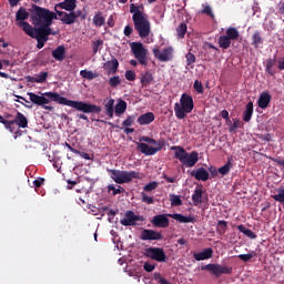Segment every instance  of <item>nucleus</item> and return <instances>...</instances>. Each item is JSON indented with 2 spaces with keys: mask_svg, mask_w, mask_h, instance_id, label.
I'll return each instance as SVG.
<instances>
[{
  "mask_svg": "<svg viewBox=\"0 0 284 284\" xmlns=\"http://www.w3.org/2000/svg\"><path fill=\"white\" fill-rule=\"evenodd\" d=\"M170 202L172 207H180V205H183V201L181 200V195L171 194L170 195Z\"/></svg>",
  "mask_w": 284,
  "mask_h": 284,
  "instance_id": "obj_43",
  "label": "nucleus"
},
{
  "mask_svg": "<svg viewBox=\"0 0 284 284\" xmlns=\"http://www.w3.org/2000/svg\"><path fill=\"white\" fill-rule=\"evenodd\" d=\"M112 181L118 183V185H123V183H131L133 179H141V174L136 171H121L115 169H106Z\"/></svg>",
  "mask_w": 284,
  "mask_h": 284,
  "instance_id": "obj_7",
  "label": "nucleus"
},
{
  "mask_svg": "<svg viewBox=\"0 0 284 284\" xmlns=\"http://www.w3.org/2000/svg\"><path fill=\"white\" fill-rule=\"evenodd\" d=\"M201 199H203V189H195L192 194L193 205H200V203H203Z\"/></svg>",
  "mask_w": 284,
  "mask_h": 284,
  "instance_id": "obj_37",
  "label": "nucleus"
},
{
  "mask_svg": "<svg viewBox=\"0 0 284 284\" xmlns=\"http://www.w3.org/2000/svg\"><path fill=\"white\" fill-rule=\"evenodd\" d=\"M57 14L59 17V21L64 23V26H72L73 23H77V19H81L82 21H85V13L81 10L65 12V11H57Z\"/></svg>",
  "mask_w": 284,
  "mask_h": 284,
  "instance_id": "obj_9",
  "label": "nucleus"
},
{
  "mask_svg": "<svg viewBox=\"0 0 284 284\" xmlns=\"http://www.w3.org/2000/svg\"><path fill=\"white\" fill-rule=\"evenodd\" d=\"M203 9L200 11L201 14H206L211 19H214V12L212 11V7L210 4H202Z\"/></svg>",
  "mask_w": 284,
  "mask_h": 284,
  "instance_id": "obj_47",
  "label": "nucleus"
},
{
  "mask_svg": "<svg viewBox=\"0 0 284 284\" xmlns=\"http://www.w3.org/2000/svg\"><path fill=\"white\" fill-rule=\"evenodd\" d=\"M43 183H45V179H43V178H38L37 180L33 181L34 187H41V185H43Z\"/></svg>",
  "mask_w": 284,
  "mask_h": 284,
  "instance_id": "obj_61",
  "label": "nucleus"
},
{
  "mask_svg": "<svg viewBox=\"0 0 284 284\" xmlns=\"http://www.w3.org/2000/svg\"><path fill=\"white\" fill-rule=\"evenodd\" d=\"M143 270H144L145 272H154V270H156V265L151 264L150 262H146V263H144V265H143Z\"/></svg>",
  "mask_w": 284,
  "mask_h": 284,
  "instance_id": "obj_59",
  "label": "nucleus"
},
{
  "mask_svg": "<svg viewBox=\"0 0 284 284\" xmlns=\"http://www.w3.org/2000/svg\"><path fill=\"white\" fill-rule=\"evenodd\" d=\"M237 230H239V232H242V234H244L248 239L254 240L257 236L256 233H254L252 230L245 227V225H243V224L237 225Z\"/></svg>",
  "mask_w": 284,
  "mask_h": 284,
  "instance_id": "obj_38",
  "label": "nucleus"
},
{
  "mask_svg": "<svg viewBox=\"0 0 284 284\" xmlns=\"http://www.w3.org/2000/svg\"><path fill=\"white\" fill-rule=\"evenodd\" d=\"M168 216L174 219V221H178L179 223H194L195 221L194 216H185L181 213L168 214Z\"/></svg>",
  "mask_w": 284,
  "mask_h": 284,
  "instance_id": "obj_23",
  "label": "nucleus"
},
{
  "mask_svg": "<svg viewBox=\"0 0 284 284\" xmlns=\"http://www.w3.org/2000/svg\"><path fill=\"white\" fill-rule=\"evenodd\" d=\"M151 223L154 227H170V219H168V215L165 214L154 215Z\"/></svg>",
  "mask_w": 284,
  "mask_h": 284,
  "instance_id": "obj_17",
  "label": "nucleus"
},
{
  "mask_svg": "<svg viewBox=\"0 0 284 284\" xmlns=\"http://www.w3.org/2000/svg\"><path fill=\"white\" fill-rule=\"evenodd\" d=\"M52 57L55 61H63L65 59V47L63 44L58 45L52 51Z\"/></svg>",
  "mask_w": 284,
  "mask_h": 284,
  "instance_id": "obj_28",
  "label": "nucleus"
},
{
  "mask_svg": "<svg viewBox=\"0 0 284 284\" xmlns=\"http://www.w3.org/2000/svg\"><path fill=\"white\" fill-rule=\"evenodd\" d=\"M194 110V99L187 93H183L180 98V103L174 104V112L176 119L183 120L190 112Z\"/></svg>",
  "mask_w": 284,
  "mask_h": 284,
  "instance_id": "obj_5",
  "label": "nucleus"
},
{
  "mask_svg": "<svg viewBox=\"0 0 284 284\" xmlns=\"http://www.w3.org/2000/svg\"><path fill=\"white\" fill-rule=\"evenodd\" d=\"M271 101H272V95L270 94V92L264 91L261 93L258 98L257 105L258 108H261V110H265L268 108Z\"/></svg>",
  "mask_w": 284,
  "mask_h": 284,
  "instance_id": "obj_19",
  "label": "nucleus"
},
{
  "mask_svg": "<svg viewBox=\"0 0 284 284\" xmlns=\"http://www.w3.org/2000/svg\"><path fill=\"white\" fill-rule=\"evenodd\" d=\"M144 256H146V258H151L152 261H156L158 263H165V261H168V255H165V251L161 247L145 248Z\"/></svg>",
  "mask_w": 284,
  "mask_h": 284,
  "instance_id": "obj_11",
  "label": "nucleus"
},
{
  "mask_svg": "<svg viewBox=\"0 0 284 284\" xmlns=\"http://www.w3.org/2000/svg\"><path fill=\"white\" fill-rule=\"evenodd\" d=\"M214 250H212V247H209L200 253H194L193 257L195 258V261H207L209 258H212Z\"/></svg>",
  "mask_w": 284,
  "mask_h": 284,
  "instance_id": "obj_22",
  "label": "nucleus"
},
{
  "mask_svg": "<svg viewBox=\"0 0 284 284\" xmlns=\"http://www.w3.org/2000/svg\"><path fill=\"white\" fill-rule=\"evenodd\" d=\"M125 79L126 81H136V73L132 70L125 71Z\"/></svg>",
  "mask_w": 284,
  "mask_h": 284,
  "instance_id": "obj_56",
  "label": "nucleus"
},
{
  "mask_svg": "<svg viewBox=\"0 0 284 284\" xmlns=\"http://www.w3.org/2000/svg\"><path fill=\"white\" fill-rule=\"evenodd\" d=\"M141 241H163V234L154 230L144 229L140 235Z\"/></svg>",
  "mask_w": 284,
  "mask_h": 284,
  "instance_id": "obj_16",
  "label": "nucleus"
},
{
  "mask_svg": "<svg viewBox=\"0 0 284 284\" xmlns=\"http://www.w3.org/2000/svg\"><path fill=\"white\" fill-rule=\"evenodd\" d=\"M174 52V49L172 47H168L162 52L159 49H153V54L158 61H162L163 63L168 61H172V53Z\"/></svg>",
  "mask_w": 284,
  "mask_h": 284,
  "instance_id": "obj_15",
  "label": "nucleus"
},
{
  "mask_svg": "<svg viewBox=\"0 0 284 284\" xmlns=\"http://www.w3.org/2000/svg\"><path fill=\"white\" fill-rule=\"evenodd\" d=\"M239 128H241V121L236 119V120H234V122L230 126L229 131L230 132H236V130H239Z\"/></svg>",
  "mask_w": 284,
  "mask_h": 284,
  "instance_id": "obj_58",
  "label": "nucleus"
},
{
  "mask_svg": "<svg viewBox=\"0 0 284 284\" xmlns=\"http://www.w3.org/2000/svg\"><path fill=\"white\" fill-rule=\"evenodd\" d=\"M217 43L222 50H227V48L232 45V40H230L227 36H220Z\"/></svg>",
  "mask_w": 284,
  "mask_h": 284,
  "instance_id": "obj_35",
  "label": "nucleus"
},
{
  "mask_svg": "<svg viewBox=\"0 0 284 284\" xmlns=\"http://www.w3.org/2000/svg\"><path fill=\"white\" fill-rule=\"evenodd\" d=\"M43 97L48 99L49 103L50 101H54L55 103H59V105H68L69 108L78 110V112H84V114H99L102 110L101 106L97 104H90L83 101L68 100L57 92H44Z\"/></svg>",
  "mask_w": 284,
  "mask_h": 284,
  "instance_id": "obj_1",
  "label": "nucleus"
},
{
  "mask_svg": "<svg viewBox=\"0 0 284 284\" xmlns=\"http://www.w3.org/2000/svg\"><path fill=\"white\" fill-rule=\"evenodd\" d=\"M13 123L18 125V128L26 130V128H28V118L23 115V113L18 112L14 116Z\"/></svg>",
  "mask_w": 284,
  "mask_h": 284,
  "instance_id": "obj_27",
  "label": "nucleus"
},
{
  "mask_svg": "<svg viewBox=\"0 0 284 284\" xmlns=\"http://www.w3.org/2000/svg\"><path fill=\"white\" fill-rule=\"evenodd\" d=\"M102 47H103V40L93 41L92 42L93 54H97V52H99V50H101Z\"/></svg>",
  "mask_w": 284,
  "mask_h": 284,
  "instance_id": "obj_52",
  "label": "nucleus"
},
{
  "mask_svg": "<svg viewBox=\"0 0 284 284\" xmlns=\"http://www.w3.org/2000/svg\"><path fill=\"white\" fill-rule=\"evenodd\" d=\"M216 231H217V233L221 234V236H223V234H225V232H227V221L220 220L217 222Z\"/></svg>",
  "mask_w": 284,
  "mask_h": 284,
  "instance_id": "obj_42",
  "label": "nucleus"
},
{
  "mask_svg": "<svg viewBox=\"0 0 284 284\" xmlns=\"http://www.w3.org/2000/svg\"><path fill=\"white\" fill-rule=\"evenodd\" d=\"M185 34H187V24L182 22L176 28V37L178 39H185Z\"/></svg>",
  "mask_w": 284,
  "mask_h": 284,
  "instance_id": "obj_39",
  "label": "nucleus"
},
{
  "mask_svg": "<svg viewBox=\"0 0 284 284\" xmlns=\"http://www.w3.org/2000/svg\"><path fill=\"white\" fill-rule=\"evenodd\" d=\"M134 115H129L122 123L124 128H132V124L134 123Z\"/></svg>",
  "mask_w": 284,
  "mask_h": 284,
  "instance_id": "obj_54",
  "label": "nucleus"
},
{
  "mask_svg": "<svg viewBox=\"0 0 284 284\" xmlns=\"http://www.w3.org/2000/svg\"><path fill=\"white\" fill-rule=\"evenodd\" d=\"M104 110L109 119H114V99H110L108 103L104 104Z\"/></svg>",
  "mask_w": 284,
  "mask_h": 284,
  "instance_id": "obj_33",
  "label": "nucleus"
},
{
  "mask_svg": "<svg viewBox=\"0 0 284 284\" xmlns=\"http://www.w3.org/2000/svg\"><path fill=\"white\" fill-rule=\"evenodd\" d=\"M132 32H134V29L130 24L124 27V30H123L124 37H132Z\"/></svg>",
  "mask_w": 284,
  "mask_h": 284,
  "instance_id": "obj_60",
  "label": "nucleus"
},
{
  "mask_svg": "<svg viewBox=\"0 0 284 284\" xmlns=\"http://www.w3.org/2000/svg\"><path fill=\"white\" fill-rule=\"evenodd\" d=\"M80 77H82V79H88V81H92L93 79H97V73L89 70H81Z\"/></svg>",
  "mask_w": 284,
  "mask_h": 284,
  "instance_id": "obj_45",
  "label": "nucleus"
},
{
  "mask_svg": "<svg viewBox=\"0 0 284 284\" xmlns=\"http://www.w3.org/2000/svg\"><path fill=\"white\" fill-rule=\"evenodd\" d=\"M141 84L143 85V88L150 85V83H152V81H154V77L150 73V71H146L145 73L141 74L140 78Z\"/></svg>",
  "mask_w": 284,
  "mask_h": 284,
  "instance_id": "obj_36",
  "label": "nucleus"
},
{
  "mask_svg": "<svg viewBox=\"0 0 284 284\" xmlns=\"http://www.w3.org/2000/svg\"><path fill=\"white\" fill-rule=\"evenodd\" d=\"M136 221L143 222L145 217L143 215H135L134 211H126L124 219L120 220V223L124 227H130L136 225Z\"/></svg>",
  "mask_w": 284,
  "mask_h": 284,
  "instance_id": "obj_13",
  "label": "nucleus"
},
{
  "mask_svg": "<svg viewBox=\"0 0 284 284\" xmlns=\"http://www.w3.org/2000/svg\"><path fill=\"white\" fill-rule=\"evenodd\" d=\"M48 80V72L42 71L36 77V83H45Z\"/></svg>",
  "mask_w": 284,
  "mask_h": 284,
  "instance_id": "obj_50",
  "label": "nucleus"
},
{
  "mask_svg": "<svg viewBox=\"0 0 284 284\" xmlns=\"http://www.w3.org/2000/svg\"><path fill=\"white\" fill-rule=\"evenodd\" d=\"M14 120H7V122H4V128L9 130V132H14Z\"/></svg>",
  "mask_w": 284,
  "mask_h": 284,
  "instance_id": "obj_57",
  "label": "nucleus"
},
{
  "mask_svg": "<svg viewBox=\"0 0 284 284\" xmlns=\"http://www.w3.org/2000/svg\"><path fill=\"white\" fill-rule=\"evenodd\" d=\"M50 34L54 36L57 32H52V28L50 27H38L36 28V31H33L31 39L48 41V37H50Z\"/></svg>",
  "mask_w": 284,
  "mask_h": 284,
  "instance_id": "obj_14",
  "label": "nucleus"
},
{
  "mask_svg": "<svg viewBox=\"0 0 284 284\" xmlns=\"http://www.w3.org/2000/svg\"><path fill=\"white\" fill-rule=\"evenodd\" d=\"M131 52L141 65H148V49L141 42H132Z\"/></svg>",
  "mask_w": 284,
  "mask_h": 284,
  "instance_id": "obj_10",
  "label": "nucleus"
},
{
  "mask_svg": "<svg viewBox=\"0 0 284 284\" xmlns=\"http://www.w3.org/2000/svg\"><path fill=\"white\" fill-rule=\"evenodd\" d=\"M274 65H276V58L266 60L265 72L271 77L276 74V69H274Z\"/></svg>",
  "mask_w": 284,
  "mask_h": 284,
  "instance_id": "obj_31",
  "label": "nucleus"
},
{
  "mask_svg": "<svg viewBox=\"0 0 284 284\" xmlns=\"http://www.w3.org/2000/svg\"><path fill=\"white\" fill-rule=\"evenodd\" d=\"M141 201L142 203H146V205H153L154 203V196H149L145 194V192L141 193Z\"/></svg>",
  "mask_w": 284,
  "mask_h": 284,
  "instance_id": "obj_48",
  "label": "nucleus"
},
{
  "mask_svg": "<svg viewBox=\"0 0 284 284\" xmlns=\"http://www.w3.org/2000/svg\"><path fill=\"white\" fill-rule=\"evenodd\" d=\"M252 45H254V48H258L260 45H263V37L261 36V31H255L253 33Z\"/></svg>",
  "mask_w": 284,
  "mask_h": 284,
  "instance_id": "obj_40",
  "label": "nucleus"
},
{
  "mask_svg": "<svg viewBox=\"0 0 284 284\" xmlns=\"http://www.w3.org/2000/svg\"><path fill=\"white\" fill-rule=\"evenodd\" d=\"M231 41H237L239 37H241V33L239 32V29L231 27L226 29V34H225Z\"/></svg>",
  "mask_w": 284,
  "mask_h": 284,
  "instance_id": "obj_34",
  "label": "nucleus"
},
{
  "mask_svg": "<svg viewBox=\"0 0 284 284\" xmlns=\"http://www.w3.org/2000/svg\"><path fill=\"white\" fill-rule=\"evenodd\" d=\"M254 256H256V252L252 251L248 254L237 255V258H240V261H243L244 263H248V261H252V258H254Z\"/></svg>",
  "mask_w": 284,
  "mask_h": 284,
  "instance_id": "obj_46",
  "label": "nucleus"
},
{
  "mask_svg": "<svg viewBox=\"0 0 284 284\" xmlns=\"http://www.w3.org/2000/svg\"><path fill=\"white\" fill-rule=\"evenodd\" d=\"M202 272H210L215 278H221L223 274H232V266L210 263L201 266Z\"/></svg>",
  "mask_w": 284,
  "mask_h": 284,
  "instance_id": "obj_8",
  "label": "nucleus"
},
{
  "mask_svg": "<svg viewBox=\"0 0 284 284\" xmlns=\"http://www.w3.org/2000/svg\"><path fill=\"white\" fill-rule=\"evenodd\" d=\"M171 150H175V159L185 168H194L199 163V153L196 151L187 153L183 146H172Z\"/></svg>",
  "mask_w": 284,
  "mask_h": 284,
  "instance_id": "obj_6",
  "label": "nucleus"
},
{
  "mask_svg": "<svg viewBox=\"0 0 284 284\" xmlns=\"http://www.w3.org/2000/svg\"><path fill=\"white\" fill-rule=\"evenodd\" d=\"M193 88H194L195 92H197V94H203V83H201V81L195 80Z\"/></svg>",
  "mask_w": 284,
  "mask_h": 284,
  "instance_id": "obj_55",
  "label": "nucleus"
},
{
  "mask_svg": "<svg viewBox=\"0 0 284 284\" xmlns=\"http://www.w3.org/2000/svg\"><path fill=\"white\" fill-rule=\"evenodd\" d=\"M278 70H284V58H280L277 61Z\"/></svg>",
  "mask_w": 284,
  "mask_h": 284,
  "instance_id": "obj_64",
  "label": "nucleus"
},
{
  "mask_svg": "<svg viewBox=\"0 0 284 284\" xmlns=\"http://www.w3.org/2000/svg\"><path fill=\"white\" fill-rule=\"evenodd\" d=\"M37 40V49L38 50H41L42 48H43V45H45V42L48 41V40H39V39H36Z\"/></svg>",
  "mask_w": 284,
  "mask_h": 284,
  "instance_id": "obj_63",
  "label": "nucleus"
},
{
  "mask_svg": "<svg viewBox=\"0 0 284 284\" xmlns=\"http://www.w3.org/2000/svg\"><path fill=\"white\" fill-rule=\"evenodd\" d=\"M27 94H28L31 103H33V105H38V106L42 108L43 110L53 112L54 106L48 105V103H50V100H48V98H45V95H43V93L41 95L33 93V92H29Z\"/></svg>",
  "mask_w": 284,
  "mask_h": 284,
  "instance_id": "obj_12",
  "label": "nucleus"
},
{
  "mask_svg": "<svg viewBox=\"0 0 284 284\" xmlns=\"http://www.w3.org/2000/svg\"><path fill=\"white\" fill-rule=\"evenodd\" d=\"M125 110H128V102H125V100H119L114 108L115 116L125 114Z\"/></svg>",
  "mask_w": 284,
  "mask_h": 284,
  "instance_id": "obj_29",
  "label": "nucleus"
},
{
  "mask_svg": "<svg viewBox=\"0 0 284 284\" xmlns=\"http://www.w3.org/2000/svg\"><path fill=\"white\" fill-rule=\"evenodd\" d=\"M230 170H232V160H227L226 164L221 166L217 172L222 175L225 176L226 174H230Z\"/></svg>",
  "mask_w": 284,
  "mask_h": 284,
  "instance_id": "obj_41",
  "label": "nucleus"
},
{
  "mask_svg": "<svg viewBox=\"0 0 284 284\" xmlns=\"http://www.w3.org/2000/svg\"><path fill=\"white\" fill-rule=\"evenodd\" d=\"M140 141H143L144 143H138V150L142 154H145V156H154V154H156V152H161L165 145V140L156 141L150 136H142ZM148 143L156 145V148L150 146Z\"/></svg>",
  "mask_w": 284,
  "mask_h": 284,
  "instance_id": "obj_4",
  "label": "nucleus"
},
{
  "mask_svg": "<svg viewBox=\"0 0 284 284\" xmlns=\"http://www.w3.org/2000/svg\"><path fill=\"white\" fill-rule=\"evenodd\" d=\"M144 10L145 7L143 4H130V13L132 14L134 30L138 31L141 39H148L151 32L150 20Z\"/></svg>",
  "mask_w": 284,
  "mask_h": 284,
  "instance_id": "obj_2",
  "label": "nucleus"
},
{
  "mask_svg": "<svg viewBox=\"0 0 284 284\" xmlns=\"http://www.w3.org/2000/svg\"><path fill=\"white\" fill-rule=\"evenodd\" d=\"M93 26L97 28H101L102 26H105V18L103 17V12L98 11L95 12L93 17Z\"/></svg>",
  "mask_w": 284,
  "mask_h": 284,
  "instance_id": "obj_32",
  "label": "nucleus"
},
{
  "mask_svg": "<svg viewBox=\"0 0 284 284\" xmlns=\"http://www.w3.org/2000/svg\"><path fill=\"white\" fill-rule=\"evenodd\" d=\"M191 176H194L196 181H207L210 179V173L205 168H199L196 171L191 173Z\"/></svg>",
  "mask_w": 284,
  "mask_h": 284,
  "instance_id": "obj_21",
  "label": "nucleus"
},
{
  "mask_svg": "<svg viewBox=\"0 0 284 284\" xmlns=\"http://www.w3.org/2000/svg\"><path fill=\"white\" fill-rule=\"evenodd\" d=\"M186 59V65H192V63H196V55H194V53L189 52L185 55Z\"/></svg>",
  "mask_w": 284,
  "mask_h": 284,
  "instance_id": "obj_53",
  "label": "nucleus"
},
{
  "mask_svg": "<svg viewBox=\"0 0 284 284\" xmlns=\"http://www.w3.org/2000/svg\"><path fill=\"white\" fill-rule=\"evenodd\" d=\"M104 70H108L109 74H116L119 70V60L116 58H112L103 64Z\"/></svg>",
  "mask_w": 284,
  "mask_h": 284,
  "instance_id": "obj_20",
  "label": "nucleus"
},
{
  "mask_svg": "<svg viewBox=\"0 0 284 284\" xmlns=\"http://www.w3.org/2000/svg\"><path fill=\"white\" fill-rule=\"evenodd\" d=\"M17 26L19 28H22L23 32H26V34H28V37H34V31L36 29L32 28V24H30L29 22H26V21H21V22H18Z\"/></svg>",
  "mask_w": 284,
  "mask_h": 284,
  "instance_id": "obj_30",
  "label": "nucleus"
},
{
  "mask_svg": "<svg viewBox=\"0 0 284 284\" xmlns=\"http://www.w3.org/2000/svg\"><path fill=\"white\" fill-rule=\"evenodd\" d=\"M254 114V103L252 101H250L246 105H245V110L243 112V121L245 123H250V121H252V115Z\"/></svg>",
  "mask_w": 284,
  "mask_h": 284,
  "instance_id": "obj_25",
  "label": "nucleus"
},
{
  "mask_svg": "<svg viewBox=\"0 0 284 284\" xmlns=\"http://www.w3.org/2000/svg\"><path fill=\"white\" fill-rule=\"evenodd\" d=\"M30 12L31 21L36 27L50 28V26H52V21H54V19H59V14L54 13V11H50L49 9L37 4H32Z\"/></svg>",
  "mask_w": 284,
  "mask_h": 284,
  "instance_id": "obj_3",
  "label": "nucleus"
},
{
  "mask_svg": "<svg viewBox=\"0 0 284 284\" xmlns=\"http://www.w3.org/2000/svg\"><path fill=\"white\" fill-rule=\"evenodd\" d=\"M209 172H210V174H211V176H212L213 179H215V176H219V170H216L215 166H211V168L209 169Z\"/></svg>",
  "mask_w": 284,
  "mask_h": 284,
  "instance_id": "obj_62",
  "label": "nucleus"
},
{
  "mask_svg": "<svg viewBox=\"0 0 284 284\" xmlns=\"http://www.w3.org/2000/svg\"><path fill=\"white\" fill-rule=\"evenodd\" d=\"M272 199H274L277 203H281L284 205V187L277 189V194L272 195Z\"/></svg>",
  "mask_w": 284,
  "mask_h": 284,
  "instance_id": "obj_44",
  "label": "nucleus"
},
{
  "mask_svg": "<svg viewBox=\"0 0 284 284\" xmlns=\"http://www.w3.org/2000/svg\"><path fill=\"white\" fill-rule=\"evenodd\" d=\"M28 19H30V12H28V9H26V7H20L16 12L17 23H21V21H28Z\"/></svg>",
  "mask_w": 284,
  "mask_h": 284,
  "instance_id": "obj_24",
  "label": "nucleus"
},
{
  "mask_svg": "<svg viewBox=\"0 0 284 284\" xmlns=\"http://www.w3.org/2000/svg\"><path fill=\"white\" fill-rule=\"evenodd\" d=\"M109 85L112 88H116L118 85H121V78L119 75H114L109 79Z\"/></svg>",
  "mask_w": 284,
  "mask_h": 284,
  "instance_id": "obj_51",
  "label": "nucleus"
},
{
  "mask_svg": "<svg viewBox=\"0 0 284 284\" xmlns=\"http://www.w3.org/2000/svg\"><path fill=\"white\" fill-rule=\"evenodd\" d=\"M155 116L153 112H148L138 118V123L140 125H150V123H153Z\"/></svg>",
  "mask_w": 284,
  "mask_h": 284,
  "instance_id": "obj_26",
  "label": "nucleus"
},
{
  "mask_svg": "<svg viewBox=\"0 0 284 284\" xmlns=\"http://www.w3.org/2000/svg\"><path fill=\"white\" fill-rule=\"evenodd\" d=\"M54 10H55V13L60 12L59 10H65L67 12H72L73 10H77V3H74V0H64L63 2L55 4Z\"/></svg>",
  "mask_w": 284,
  "mask_h": 284,
  "instance_id": "obj_18",
  "label": "nucleus"
},
{
  "mask_svg": "<svg viewBox=\"0 0 284 284\" xmlns=\"http://www.w3.org/2000/svg\"><path fill=\"white\" fill-rule=\"evenodd\" d=\"M159 187V182H150L146 185L143 186L144 192H153V190H156Z\"/></svg>",
  "mask_w": 284,
  "mask_h": 284,
  "instance_id": "obj_49",
  "label": "nucleus"
}]
</instances>
